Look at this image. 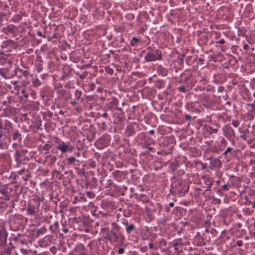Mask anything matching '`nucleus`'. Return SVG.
<instances>
[{
  "instance_id": "nucleus-2",
  "label": "nucleus",
  "mask_w": 255,
  "mask_h": 255,
  "mask_svg": "<svg viewBox=\"0 0 255 255\" xmlns=\"http://www.w3.org/2000/svg\"><path fill=\"white\" fill-rule=\"evenodd\" d=\"M40 202L39 200L33 199L29 201L26 207V214L30 216L36 217L38 215Z\"/></svg>"
},
{
  "instance_id": "nucleus-61",
  "label": "nucleus",
  "mask_w": 255,
  "mask_h": 255,
  "mask_svg": "<svg viewBox=\"0 0 255 255\" xmlns=\"http://www.w3.org/2000/svg\"><path fill=\"white\" fill-rule=\"evenodd\" d=\"M74 154L78 157H79L81 156V153L79 151H78L77 152H76L74 153Z\"/></svg>"
},
{
  "instance_id": "nucleus-5",
  "label": "nucleus",
  "mask_w": 255,
  "mask_h": 255,
  "mask_svg": "<svg viewBox=\"0 0 255 255\" xmlns=\"http://www.w3.org/2000/svg\"><path fill=\"white\" fill-rule=\"evenodd\" d=\"M222 130L223 131L224 135L229 140L234 141V139L235 138V132L230 125H225Z\"/></svg>"
},
{
  "instance_id": "nucleus-44",
  "label": "nucleus",
  "mask_w": 255,
  "mask_h": 255,
  "mask_svg": "<svg viewBox=\"0 0 255 255\" xmlns=\"http://www.w3.org/2000/svg\"><path fill=\"white\" fill-rule=\"evenodd\" d=\"M5 15L4 13L0 12V26L2 25L3 18Z\"/></svg>"
},
{
  "instance_id": "nucleus-34",
  "label": "nucleus",
  "mask_w": 255,
  "mask_h": 255,
  "mask_svg": "<svg viewBox=\"0 0 255 255\" xmlns=\"http://www.w3.org/2000/svg\"><path fill=\"white\" fill-rule=\"evenodd\" d=\"M170 219L169 216H164L162 218H161L159 221L158 223L159 224H164L167 221H168Z\"/></svg>"
},
{
  "instance_id": "nucleus-22",
  "label": "nucleus",
  "mask_w": 255,
  "mask_h": 255,
  "mask_svg": "<svg viewBox=\"0 0 255 255\" xmlns=\"http://www.w3.org/2000/svg\"><path fill=\"white\" fill-rule=\"evenodd\" d=\"M13 102H15L14 98L9 96L7 97L6 100L2 101L1 103L3 105H6L7 104H11Z\"/></svg>"
},
{
  "instance_id": "nucleus-31",
  "label": "nucleus",
  "mask_w": 255,
  "mask_h": 255,
  "mask_svg": "<svg viewBox=\"0 0 255 255\" xmlns=\"http://www.w3.org/2000/svg\"><path fill=\"white\" fill-rule=\"evenodd\" d=\"M22 16L20 14H15L12 18L11 20L14 22H19L22 19Z\"/></svg>"
},
{
  "instance_id": "nucleus-8",
  "label": "nucleus",
  "mask_w": 255,
  "mask_h": 255,
  "mask_svg": "<svg viewBox=\"0 0 255 255\" xmlns=\"http://www.w3.org/2000/svg\"><path fill=\"white\" fill-rule=\"evenodd\" d=\"M7 233L6 230L4 227L0 228V246H4L7 241Z\"/></svg>"
},
{
  "instance_id": "nucleus-37",
  "label": "nucleus",
  "mask_w": 255,
  "mask_h": 255,
  "mask_svg": "<svg viewBox=\"0 0 255 255\" xmlns=\"http://www.w3.org/2000/svg\"><path fill=\"white\" fill-rule=\"evenodd\" d=\"M105 71L107 73L111 74V75H112L114 73V70L112 68H110L109 66L106 67Z\"/></svg>"
},
{
  "instance_id": "nucleus-27",
  "label": "nucleus",
  "mask_w": 255,
  "mask_h": 255,
  "mask_svg": "<svg viewBox=\"0 0 255 255\" xmlns=\"http://www.w3.org/2000/svg\"><path fill=\"white\" fill-rule=\"evenodd\" d=\"M59 224L57 222H55L53 225L50 226V229L52 232L56 233L58 229Z\"/></svg>"
},
{
  "instance_id": "nucleus-50",
  "label": "nucleus",
  "mask_w": 255,
  "mask_h": 255,
  "mask_svg": "<svg viewBox=\"0 0 255 255\" xmlns=\"http://www.w3.org/2000/svg\"><path fill=\"white\" fill-rule=\"evenodd\" d=\"M222 190H229V188H228V184H224L222 187Z\"/></svg>"
},
{
  "instance_id": "nucleus-13",
  "label": "nucleus",
  "mask_w": 255,
  "mask_h": 255,
  "mask_svg": "<svg viewBox=\"0 0 255 255\" xmlns=\"http://www.w3.org/2000/svg\"><path fill=\"white\" fill-rule=\"evenodd\" d=\"M16 30V26L13 24H9L5 27H3L2 31L7 34L8 33H13Z\"/></svg>"
},
{
  "instance_id": "nucleus-33",
  "label": "nucleus",
  "mask_w": 255,
  "mask_h": 255,
  "mask_svg": "<svg viewBox=\"0 0 255 255\" xmlns=\"http://www.w3.org/2000/svg\"><path fill=\"white\" fill-rule=\"evenodd\" d=\"M140 41V39L137 37H133L130 40V44L132 46H136L137 43Z\"/></svg>"
},
{
  "instance_id": "nucleus-36",
  "label": "nucleus",
  "mask_w": 255,
  "mask_h": 255,
  "mask_svg": "<svg viewBox=\"0 0 255 255\" xmlns=\"http://www.w3.org/2000/svg\"><path fill=\"white\" fill-rule=\"evenodd\" d=\"M49 141H48V143H46L43 147L42 149L45 151H49L51 148L52 147V145L49 144Z\"/></svg>"
},
{
  "instance_id": "nucleus-40",
  "label": "nucleus",
  "mask_w": 255,
  "mask_h": 255,
  "mask_svg": "<svg viewBox=\"0 0 255 255\" xmlns=\"http://www.w3.org/2000/svg\"><path fill=\"white\" fill-rule=\"evenodd\" d=\"M87 196L89 197L90 198H93L95 197V194L91 191H88L86 193Z\"/></svg>"
},
{
  "instance_id": "nucleus-10",
  "label": "nucleus",
  "mask_w": 255,
  "mask_h": 255,
  "mask_svg": "<svg viewBox=\"0 0 255 255\" xmlns=\"http://www.w3.org/2000/svg\"><path fill=\"white\" fill-rule=\"evenodd\" d=\"M72 255H87V254L85 251L83 245H80L74 249Z\"/></svg>"
},
{
  "instance_id": "nucleus-48",
  "label": "nucleus",
  "mask_w": 255,
  "mask_h": 255,
  "mask_svg": "<svg viewBox=\"0 0 255 255\" xmlns=\"http://www.w3.org/2000/svg\"><path fill=\"white\" fill-rule=\"evenodd\" d=\"M123 225H125L126 227L128 226L129 224H128V222L127 219H123L122 221Z\"/></svg>"
},
{
  "instance_id": "nucleus-3",
  "label": "nucleus",
  "mask_w": 255,
  "mask_h": 255,
  "mask_svg": "<svg viewBox=\"0 0 255 255\" xmlns=\"http://www.w3.org/2000/svg\"><path fill=\"white\" fill-rule=\"evenodd\" d=\"M55 143L57 144L56 149L60 150L62 154L67 151H72L74 147L72 146L70 142L65 143L58 138H56Z\"/></svg>"
},
{
  "instance_id": "nucleus-15",
  "label": "nucleus",
  "mask_w": 255,
  "mask_h": 255,
  "mask_svg": "<svg viewBox=\"0 0 255 255\" xmlns=\"http://www.w3.org/2000/svg\"><path fill=\"white\" fill-rule=\"evenodd\" d=\"M210 162L213 166L217 168H220L222 165V162L218 158H212L210 159Z\"/></svg>"
},
{
  "instance_id": "nucleus-57",
  "label": "nucleus",
  "mask_w": 255,
  "mask_h": 255,
  "mask_svg": "<svg viewBox=\"0 0 255 255\" xmlns=\"http://www.w3.org/2000/svg\"><path fill=\"white\" fill-rule=\"evenodd\" d=\"M30 177V174H27L24 177H22V178L24 180L27 181Z\"/></svg>"
},
{
  "instance_id": "nucleus-17",
  "label": "nucleus",
  "mask_w": 255,
  "mask_h": 255,
  "mask_svg": "<svg viewBox=\"0 0 255 255\" xmlns=\"http://www.w3.org/2000/svg\"><path fill=\"white\" fill-rule=\"evenodd\" d=\"M157 71L158 74H161L162 76H166L167 74V69L161 65L157 66Z\"/></svg>"
},
{
  "instance_id": "nucleus-47",
  "label": "nucleus",
  "mask_w": 255,
  "mask_h": 255,
  "mask_svg": "<svg viewBox=\"0 0 255 255\" xmlns=\"http://www.w3.org/2000/svg\"><path fill=\"white\" fill-rule=\"evenodd\" d=\"M102 222H103L104 227L103 228H102L101 230H102V231H104L107 228L106 226H108L109 225V222L108 221H105V222L102 221Z\"/></svg>"
},
{
  "instance_id": "nucleus-46",
  "label": "nucleus",
  "mask_w": 255,
  "mask_h": 255,
  "mask_svg": "<svg viewBox=\"0 0 255 255\" xmlns=\"http://www.w3.org/2000/svg\"><path fill=\"white\" fill-rule=\"evenodd\" d=\"M43 69V67L41 64H39L36 67V71L38 72H40Z\"/></svg>"
},
{
  "instance_id": "nucleus-16",
  "label": "nucleus",
  "mask_w": 255,
  "mask_h": 255,
  "mask_svg": "<svg viewBox=\"0 0 255 255\" xmlns=\"http://www.w3.org/2000/svg\"><path fill=\"white\" fill-rule=\"evenodd\" d=\"M13 140L17 141L18 143H20L21 141V134L18 130H14L12 134Z\"/></svg>"
},
{
  "instance_id": "nucleus-63",
  "label": "nucleus",
  "mask_w": 255,
  "mask_h": 255,
  "mask_svg": "<svg viewBox=\"0 0 255 255\" xmlns=\"http://www.w3.org/2000/svg\"><path fill=\"white\" fill-rule=\"evenodd\" d=\"M70 103L73 106H74L75 104H77V102L76 101V100L72 101L70 102Z\"/></svg>"
},
{
  "instance_id": "nucleus-28",
  "label": "nucleus",
  "mask_w": 255,
  "mask_h": 255,
  "mask_svg": "<svg viewBox=\"0 0 255 255\" xmlns=\"http://www.w3.org/2000/svg\"><path fill=\"white\" fill-rule=\"evenodd\" d=\"M12 248L8 247L3 249L1 252V255H10L11 253Z\"/></svg>"
},
{
  "instance_id": "nucleus-30",
  "label": "nucleus",
  "mask_w": 255,
  "mask_h": 255,
  "mask_svg": "<svg viewBox=\"0 0 255 255\" xmlns=\"http://www.w3.org/2000/svg\"><path fill=\"white\" fill-rule=\"evenodd\" d=\"M112 175L116 180H119L121 178L122 173L121 171L116 170L112 173Z\"/></svg>"
},
{
  "instance_id": "nucleus-64",
  "label": "nucleus",
  "mask_w": 255,
  "mask_h": 255,
  "mask_svg": "<svg viewBox=\"0 0 255 255\" xmlns=\"http://www.w3.org/2000/svg\"><path fill=\"white\" fill-rule=\"evenodd\" d=\"M5 195L4 199H5V200H9V199H10V198H9V196H8L7 194H5V195Z\"/></svg>"
},
{
  "instance_id": "nucleus-7",
  "label": "nucleus",
  "mask_w": 255,
  "mask_h": 255,
  "mask_svg": "<svg viewBox=\"0 0 255 255\" xmlns=\"http://www.w3.org/2000/svg\"><path fill=\"white\" fill-rule=\"evenodd\" d=\"M14 69L12 68L9 69H0V75H1L4 79H10L14 76L13 73Z\"/></svg>"
},
{
  "instance_id": "nucleus-18",
  "label": "nucleus",
  "mask_w": 255,
  "mask_h": 255,
  "mask_svg": "<svg viewBox=\"0 0 255 255\" xmlns=\"http://www.w3.org/2000/svg\"><path fill=\"white\" fill-rule=\"evenodd\" d=\"M14 45V42L13 41L11 40H8L5 41L3 42L1 47L4 48H8L9 47H12Z\"/></svg>"
},
{
  "instance_id": "nucleus-60",
  "label": "nucleus",
  "mask_w": 255,
  "mask_h": 255,
  "mask_svg": "<svg viewBox=\"0 0 255 255\" xmlns=\"http://www.w3.org/2000/svg\"><path fill=\"white\" fill-rule=\"evenodd\" d=\"M225 42V41L224 39H221L219 41L217 42V43H220V44H224Z\"/></svg>"
},
{
  "instance_id": "nucleus-25",
  "label": "nucleus",
  "mask_w": 255,
  "mask_h": 255,
  "mask_svg": "<svg viewBox=\"0 0 255 255\" xmlns=\"http://www.w3.org/2000/svg\"><path fill=\"white\" fill-rule=\"evenodd\" d=\"M126 133L128 136H132L134 134L135 130L131 126H128L126 129Z\"/></svg>"
},
{
  "instance_id": "nucleus-38",
  "label": "nucleus",
  "mask_w": 255,
  "mask_h": 255,
  "mask_svg": "<svg viewBox=\"0 0 255 255\" xmlns=\"http://www.w3.org/2000/svg\"><path fill=\"white\" fill-rule=\"evenodd\" d=\"M17 81H14V83H13L14 85V89L17 91V93L18 94L19 91V89L21 88L20 86L17 85Z\"/></svg>"
},
{
  "instance_id": "nucleus-45",
  "label": "nucleus",
  "mask_w": 255,
  "mask_h": 255,
  "mask_svg": "<svg viewBox=\"0 0 255 255\" xmlns=\"http://www.w3.org/2000/svg\"><path fill=\"white\" fill-rule=\"evenodd\" d=\"M156 208L158 210V213H160L162 209V205L160 203H157Z\"/></svg>"
},
{
  "instance_id": "nucleus-41",
  "label": "nucleus",
  "mask_w": 255,
  "mask_h": 255,
  "mask_svg": "<svg viewBox=\"0 0 255 255\" xmlns=\"http://www.w3.org/2000/svg\"><path fill=\"white\" fill-rule=\"evenodd\" d=\"M11 123L8 121H5V127L4 128L5 129H8L9 128H11Z\"/></svg>"
},
{
  "instance_id": "nucleus-21",
  "label": "nucleus",
  "mask_w": 255,
  "mask_h": 255,
  "mask_svg": "<svg viewBox=\"0 0 255 255\" xmlns=\"http://www.w3.org/2000/svg\"><path fill=\"white\" fill-rule=\"evenodd\" d=\"M135 225L133 224L130 223L128 226L126 227V231L128 234H130L135 230Z\"/></svg>"
},
{
  "instance_id": "nucleus-24",
  "label": "nucleus",
  "mask_w": 255,
  "mask_h": 255,
  "mask_svg": "<svg viewBox=\"0 0 255 255\" xmlns=\"http://www.w3.org/2000/svg\"><path fill=\"white\" fill-rule=\"evenodd\" d=\"M113 240L114 242H118L119 240V239L121 236H122V234L121 232H111Z\"/></svg>"
},
{
  "instance_id": "nucleus-62",
  "label": "nucleus",
  "mask_w": 255,
  "mask_h": 255,
  "mask_svg": "<svg viewBox=\"0 0 255 255\" xmlns=\"http://www.w3.org/2000/svg\"><path fill=\"white\" fill-rule=\"evenodd\" d=\"M50 251L52 252L53 253H55L56 251V248H55V247L51 248Z\"/></svg>"
},
{
  "instance_id": "nucleus-12",
  "label": "nucleus",
  "mask_w": 255,
  "mask_h": 255,
  "mask_svg": "<svg viewBox=\"0 0 255 255\" xmlns=\"http://www.w3.org/2000/svg\"><path fill=\"white\" fill-rule=\"evenodd\" d=\"M203 179L207 187V189L206 190H211V187L213 185L214 182L213 180L209 176L203 177Z\"/></svg>"
},
{
  "instance_id": "nucleus-43",
  "label": "nucleus",
  "mask_w": 255,
  "mask_h": 255,
  "mask_svg": "<svg viewBox=\"0 0 255 255\" xmlns=\"http://www.w3.org/2000/svg\"><path fill=\"white\" fill-rule=\"evenodd\" d=\"M123 214L124 216H125V217H129L131 216V213L130 212H127L126 210H124L123 211Z\"/></svg>"
},
{
  "instance_id": "nucleus-42",
  "label": "nucleus",
  "mask_w": 255,
  "mask_h": 255,
  "mask_svg": "<svg viewBox=\"0 0 255 255\" xmlns=\"http://www.w3.org/2000/svg\"><path fill=\"white\" fill-rule=\"evenodd\" d=\"M232 124L234 127L237 128L239 126L240 122L238 120H233L232 121Z\"/></svg>"
},
{
  "instance_id": "nucleus-9",
  "label": "nucleus",
  "mask_w": 255,
  "mask_h": 255,
  "mask_svg": "<svg viewBox=\"0 0 255 255\" xmlns=\"http://www.w3.org/2000/svg\"><path fill=\"white\" fill-rule=\"evenodd\" d=\"M203 134L206 136H209L212 134H216L218 131V128H213L211 126L205 125L203 127Z\"/></svg>"
},
{
  "instance_id": "nucleus-20",
  "label": "nucleus",
  "mask_w": 255,
  "mask_h": 255,
  "mask_svg": "<svg viewBox=\"0 0 255 255\" xmlns=\"http://www.w3.org/2000/svg\"><path fill=\"white\" fill-rule=\"evenodd\" d=\"M111 232H121V227L116 223L113 222L111 224Z\"/></svg>"
},
{
  "instance_id": "nucleus-39",
  "label": "nucleus",
  "mask_w": 255,
  "mask_h": 255,
  "mask_svg": "<svg viewBox=\"0 0 255 255\" xmlns=\"http://www.w3.org/2000/svg\"><path fill=\"white\" fill-rule=\"evenodd\" d=\"M233 148H231L230 147H228L226 150L225 151V152L222 154V155H226V156H227L228 155V154L231 152V151L233 150Z\"/></svg>"
},
{
  "instance_id": "nucleus-19",
  "label": "nucleus",
  "mask_w": 255,
  "mask_h": 255,
  "mask_svg": "<svg viewBox=\"0 0 255 255\" xmlns=\"http://www.w3.org/2000/svg\"><path fill=\"white\" fill-rule=\"evenodd\" d=\"M67 164L69 165H76V162H79V160L77 159L74 156H70L66 159Z\"/></svg>"
},
{
  "instance_id": "nucleus-35",
  "label": "nucleus",
  "mask_w": 255,
  "mask_h": 255,
  "mask_svg": "<svg viewBox=\"0 0 255 255\" xmlns=\"http://www.w3.org/2000/svg\"><path fill=\"white\" fill-rule=\"evenodd\" d=\"M20 157H21V153L19 150H17L15 151V153L14 154V157H15V160L17 161H18L19 160H20Z\"/></svg>"
},
{
  "instance_id": "nucleus-59",
  "label": "nucleus",
  "mask_w": 255,
  "mask_h": 255,
  "mask_svg": "<svg viewBox=\"0 0 255 255\" xmlns=\"http://www.w3.org/2000/svg\"><path fill=\"white\" fill-rule=\"evenodd\" d=\"M37 34L39 36L43 37H46L45 36L43 35L42 34V33L41 31H40L37 32Z\"/></svg>"
},
{
  "instance_id": "nucleus-23",
  "label": "nucleus",
  "mask_w": 255,
  "mask_h": 255,
  "mask_svg": "<svg viewBox=\"0 0 255 255\" xmlns=\"http://www.w3.org/2000/svg\"><path fill=\"white\" fill-rule=\"evenodd\" d=\"M192 74H188L186 75L184 77H183L182 79V82L184 84H185L188 86H190V84L189 81H190L191 78H192Z\"/></svg>"
},
{
  "instance_id": "nucleus-26",
  "label": "nucleus",
  "mask_w": 255,
  "mask_h": 255,
  "mask_svg": "<svg viewBox=\"0 0 255 255\" xmlns=\"http://www.w3.org/2000/svg\"><path fill=\"white\" fill-rule=\"evenodd\" d=\"M190 86H180L177 87L178 91L180 93H185L189 91Z\"/></svg>"
},
{
  "instance_id": "nucleus-29",
  "label": "nucleus",
  "mask_w": 255,
  "mask_h": 255,
  "mask_svg": "<svg viewBox=\"0 0 255 255\" xmlns=\"http://www.w3.org/2000/svg\"><path fill=\"white\" fill-rule=\"evenodd\" d=\"M31 81L34 87H38L41 85L40 81L36 77H32Z\"/></svg>"
},
{
  "instance_id": "nucleus-4",
  "label": "nucleus",
  "mask_w": 255,
  "mask_h": 255,
  "mask_svg": "<svg viewBox=\"0 0 255 255\" xmlns=\"http://www.w3.org/2000/svg\"><path fill=\"white\" fill-rule=\"evenodd\" d=\"M174 187H173V189L174 190V192L179 195V196H183L186 193L188 192V187H186V185L181 181H178L175 183Z\"/></svg>"
},
{
  "instance_id": "nucleus-11",
  "label": "nucleus",
  "mask_w": 255,
  "mask_h": 255,
  "mask_svg": "<svg viewBox=\"0 0 255 255\" xmlns=\"http://www.w3.org/2000/svg\"><path fill=\"white\" fill-rule=\"evenodd\" d=\"M134 198L138 201H141L143 203H146L149 202V199L145 194L135 193Z\"/></svg>"
},
{
  "instance_id": "nucleus-6",
  "label": "nucleus",
  "mask_w": 255,
  "mask_h": 255,
  "mask_svg": "<svg viewBox=\"0 0 255 255\" xmlns=\"http://www.w3.org/2000/svg\"><path fill=\"white\" fill-rule=\"evenodd\" d=\"M13 73L14 76H17L18 78H21L22 76L27 78L29 75V69L25 68V69H21L19 67L14 68Z\"/></svg>"
},
{
  "instance_id": "nucleus-51",
  "label": "nucleus",
  "mask_w": 255,
  "mask_h": 255,
  "mask_svg": "<svg viewBox=\"0 0 255 255\" xmlns=\"http://www.w3.org/2000/svg\"><path fill=\"white\" fill-rule=\"evenodd\" d=\"M5 147H6V144L2 142L0 140V148L3 149Z\"/></svg>"
},
{
  "instance_id": "nucleus-52",
  "label": "nucleus",
  "mask_w": 255,
  "mask_h": 255,
  "mask_svg": "<svg viewBox=\"0 0 255 255\" xmlns=\"http://www.w3.org/2000/svg\"><path fill=\"white\" fill-rule=\"evenodd\" d=\"M145 212L146 214V215L148 216H150V213L149 211V208L148 207H145Z\"/></svg>"
},
{
  "instance_id": "nucleus-54",
  "label": "nucleus",
  "mask_w": 255,
  "mask_h": 255,
  "mask_svg": "<svg viewBox=\"0 0 255 255\" xmlns=\"http://www.w3.org/2000/svg\"><path fill=\"white\" fill-rule=\"evenodd\" d=\"M200 164L201 165L202 169L203 170H205L207 168V164L202 162H201Z\"/></svg>"
},
{
  "instance_id": "nucleus-56",
  "label": "nucleus",
  "mask_w": 255,
  "mask_h": 255,
  "mask_svg": "<svg viewBox=\"0 0 255 255\" xmlns=\"http://www.w3.org/2000/svg\"><path fill=\"white\" fill-rule=\"evenodd\" d=\"M185 119L188 121H190L191 119V117L189 115H186L185 116Z\"/></svg>"
},
{
  "instance_id": "nucleus-58",
  "label": "nucleus",
  "mask_w": 255,
  "mask_h": 255,
  "mask_svg": "<svg viewBox=\"0 0 255 255\" xmlns=\"http://www.w3.org/2000/svg\"><path fill=\"white\" fill-rule=\"evenodd\" d=\"M102 117L105 118H107L108 117V114L107 112H104L103 114L101 115Z\"/></svg>"
},
{
  "instance_id": "nucleus-14",
  "label": "nucleus",
  "mask_w": 255,
  "mask_h": 255,
  "mask_svg": "<svg viewBox=\"0 0 255 255\" xmlns=\"http://www.w3.org/2000/svg\"><path fill=\"white\" fill-rule=\"evenodd\" d=\"M202 104L206 108H209L211 107L213 102L208 96H204L202 100Z\"/></svg>"
},
{
  "instance_id": "nucleus-1",
  "label": "nucleus",
  "mask_w": 255,
  "mask_h": 255,
  "mask_svg": "<svg viewBox=\"0 0 255 255\" xmlns=\"http://www.w3.org/2000/svg\"><path fill=\"white\" fill-rule=\"evenodd\" d=\"M142 52L146 53L144 60L147 62L161 61L163 58L161 50L150 46H148L145 50H142Z\"/></svg>"
},
{
  "instance_id": "nucleus-53",
  "label": "nucleus",
  "mask_w": 255,
  "mask_h": 255,
  "mask_svg": "<svg viewBox=\"0 0 255 255\" xmlns=\"http://www.w3.org/2000/svg\"><path fill=\"white\" fill-rule=\"evenodd\" d=\"M118 252L119 254H123L125 253V249L123 248H121L118 250Z\"/></svg>"
},
{
  "instance_id": "nucleus-32",
  "label": "nucleus",
  "mask_w": 255,
  "mask_h": 255,
  "mask_svg": "<svg viewBox=\"0 0 255 255\" xmlns=\"http://www.w3.org/2000/svg\"><path fill=\"white\" fill-rule=\"evenodd\" d=\"M49 158L50 159L49 164L51 166H52L55 164L56 161L57 160V157L55 155H50L49 156Z\"/></svg>"
},
{
  "instance_id": "nucleus-49",
  "label": "nucleus",
  "mask_w": 255,
  "mask_h": 255,
  "mask_svg": "<svg viewBox=\"0 0 255 255\" xmlns=\"http://www.w3.org/2000/svg\"><path fill=\"white\" fill-rule=\"evenodd\" d=\"M75 94L76 95V97H77V100H78L80 96H81V93L79 91H78V90H76L75 91Z\"/></svg>"
},
{
  "instance_id": "nucleus-55",
  "label": "nucleus",
  "mask_w": 255,
  "mask_h": 255,
  "mask_svg": "<svg viewBox=\"0 0 255 255\" xmlns=\"http://www.w3.org/2000/svg\"><path fill=\"white\" fill-rule=\"evenodd\" d=\"M25 171V169L24 168H23L20 170H19L17 173L19 175H22L23 173H24Z\"/></svg>"
}]
</instances>
